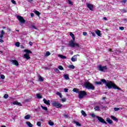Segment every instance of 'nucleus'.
I'll use <instances>...</instances> for the list:
<instances>
[{
	"instance_id": "61",
	"label": "nucleus",
	"mask_w": 127,
	"mask_h": 127,
	"mask_svg": "<svg viewBox=\"0 0 127 127\" xmlns=\"http://www.w3.org/2000/svg\"><path fill=\"white\" fill-rule=\"evenodd\" d=\"M127 2V0H123V2Z\"/></svg>"
},
{
	"instance_id": "14",
	"label": "nucleus",
	"mask_w": 127,
	"mask_h": 127,
	"mask_svg": "<svg viewBox=\"0 0 127 127\" xmlns=\"http://www.w3.org/2000/svg\"><path fill=\"white\" fill-rule=\"evenodd\" d=\"M12 104L13 105H17V106H19L20 107H21V106H22V105H21V103L20 102H17V101L13 102Z\"/></svg>"
},
{
	"instance_id": "12",
	"label": "nucleus",
	"mask_w": 127,
	"mask_h": 127,
	"mask_svg": "<svg viewBox=\"0 0 127 127\" xmlns=\"http://www.w3.org/2000/svg\"><path fill=\"white\" fill-rule=\"evenodd\" d=\"M43 102L44 103V104H46V105H48V106L50 105V100H46V99L44 98L43 99Z\"/></svg>"
},
{
	"instance_id": "3",
	"label": "nucleus",
	"mask_w": 127,
	"mask_h": 127,
	"mask_svg": "<svg viewBox=\"0 0 127 127\" xmlns=\"http://www.w3.org/2000/svg\"><path fill=\"white\" fill-rule=\"evenodd\" d=\"M72 38V40H71L69 43V46H70V47H72V48H74V47H80V45L79 44L74 43L75 42V37Z\"/></svg>"
},
{
	"instance_id": "54",
	"label": "nucleus",
	"mask_w": 127,
	"mask_h": 127,
	"mask_svg": "<svg viewBox=\"0 0 127 127\" xmlns=\"http://www.w3.org/2000/svg\"><path fill=\"white\" fill-rule=\"evenodd\" d=\"M64 118H65L66 119H67L68 118V115H67L66 114H64Z\"/></svg>"
},
{
	"instance_id": "27",
	"label": "nucleus",
	"mask_w": 127,
	"mask_h": 127,
	"mask_svg": "<svg viewBox=\"0 0 127 127\" xmlns=\"http://www.w3.org/2000/svg\"><path fill=\"white\" fill-rule=\"evenodd\" d=\"M73 91L74 92V93H80V91H79V89L78 88H73Z\"/></svg>"
},
{
	"instance_id": "5",
	"label": "nucleus",
	"mask_w": 127,
	"mask_h": 127,
	"mask_svg": "<svg viewBox=\"0 0 127 127\" xmlns=\"http://www.w3.org/2000/svg\"><path fill=\"white\" fill-rule=\"evenodd\" d=\"M52 105L53 107H55V108H57V109H60V108L62 107V104L59 103V102L54 101L52 103Z\"/></svg>"
},
{
	"instance_id": "6",
	"label": "nucleus",
	"mask_w": 127,
	"mask_h": 127,
	"mask_svg": "<svg viewBox=\"0 0 127 127\" xmlns=\"http://www.w3.org/2000/svg\"><path fill=\"white\" fill-rule=\"evenodd\" d=\"M17 18L18 20H19V23L20 24V25H21V26H22V24H24V23H25V19H24L23 17L20 15H17Z\"/></svg>"
},
{
	"instance_id": "60",
	"label": "nucleus",
	"mask_w": 127,
	"mask_h": 127,
	"mask_svg": "<svg viewBox=\"0 0 127 127\" xmlns=\"http://www.w3.org/2000/svg\"><path fill=\"white\" fill-rule=\"evenodd\" d=\"M112 49H109V51L110 52H112Z\"/></svg>"
},
{
	"instance_id": "46",
	"label": "nucleus",
	"mask_w": 127,
	"mask_h": 127,
	"mask_svg": "<svg viewBox=\"0 0 127 127\" xmlns=\"http://www.w3.org/2000/svg\"><path fill=\"white\" fill-rule=\"evenodd\" d=\"M91 117H92V118H95L96 117V115H95V114L92 113L90 115Z\"/></svg>"
},
{
	"instance_id": "38",
	"label": "nucleus",
	"mask_w": 127,
	"mask_h": 127,
	"mask_svg": "<svg viewBox=\"0 0 127 127\" xmlns=\"http://www.w3.org/2000/svg\"><path fill=\"white\" fill-rule=\"evenodd\" d=\"M55 71L56 72V73H59V74H60V70H59L58 68H56L55 69Z\"/></svg>"
},
{
	"instance_id": "31",
	"label": "nucleus",
	"mask_w": 127,
	"mask_h": 127,
	"mask_svg": "<svg viewBox=\"0 0 127 127\" xmlns=\"http://www.w3.org/2000/svg\"><path fill=\"white\" fill-rule=\"evenodd\" d=\"M25 120H29L30 119V115H27L24 117Z\"/></svg>"
},
{
	"instance_id": "20",
	"label": "nucleus",
	"mask_w": 127,
	"mask_h": 127,
	"mask_svg": "<svg viewBox=\"0 0 127 127\" xmlns=\"http://www.w3.org/2000/svg\"><path fill=\"white\" fill-rule=\"evenodd\" d=\"M73 123L76 125L77 127H81V124H80V123H79V122H77V121H73Z\"/></svg>"
},
{
	"instance_id": "59",
	"label": "nucleus",
	"mask_w": 127,
	"mask_h": 127,
	"mask_svg": "<svg viewBox=\"0 0 127 127\" xmlns=\"http://www.w3.org/2000/svg\"><path fill=\"white\" fill-rule=\"evenodd\" d=\"M8 31H11V30L10 29V28H8Z\"/></svg>"
},
{
	"instance_id": "47",
	"label": "nucleus",
	"mask_w": 127,
	"mask_h": 127,
	"mask_svg": "<svg viewBox=\"0 0 127 127\" xmlns=\"http://www.w3.org/2000/svg\"><path fill=\"white\" fill-rule=\"evenodd\" d=\"M91 34L93 37H96V34L94 32H91Z\"/></svg>"
},
{
	"instance_id": "2",
	"label": "nucleus",
	"mask_w": 127,
	"mask_h": 127,
	"mask_svg": "<svg viewBox=\"0 0 127 127\" xmlns=\"http://www.w3.org/2000/svg\"><path fill=\"white\" fill-rule=\"evenodd\" d=\"M84 86L86 89H87V90H92V91L95 90V86L89 81H86L84 82Z\"/></svg>"
},
{
	"instance_id": "37",
	"label": "nucleus",
	"mask_w": 127,
	"mask_h": 127,
	"mask_svg": "<svg viewBox=\"0 0 127 127\" xmlns=\"http://www.w3.org/2000/svg\"><path fill=\"white\" fill-rule=\"evenodd\" d=\"M49 125H50V126H54V123L52 121H49Z\"/></svg>"
},
{
	"instance_id": "63",
	"label": "nucleus",
	"mask_w": 127,
	"mask_h": 127,
	"mask_svg": "<svg viewBox=\"0 0 127 127\" xmlns=\"http://www.w3.org/2000/svg\"><path fill=\"white\" fill-rule=\"evenodd\" d=\"M16 31H17V32H19V30H16Z\"/></svg>"
},
{
	"instance_id": "55",
	"label": "nucleus",
	"mask_w": 127,
	"mask_h": 127,
	"mask_svg": "<svg viewBox=\"0 0 127 127\" xmlns=\"http://www.w3.org/2000/svg\"><path fill=\"white\" fill-rule=\"evenodd\" d=\"M31 16L32 17H33V16H34V13H31Z\"/></svg>"
},
{
	"instance_id": "64",
	"label": "nucleus",
	"mask_w": 127,
	"mask_h": 127,
	"mask_svg": "<svg viewBox=\"0 0 127 127\" xmlns=\"http://www.w3.org/2000/svg\"><path fill=\"white\" fill-rule=\"evenodd\" d=\"M1 127H6V126H1Z\"/></svg>"
},
{
	"instance_id": "28",
	"label": "nucleus",
	"mask_w": 127,
	"mask_h": 127,
	"mask_svg": "<svg viewBox=\"0 0 127 127\" xmlns=\"http://www.w3.org/2000/svg\"><path fill=\"white\" fill-rule=\"evenodd\" d=\"M59 57H60L62 59H66V58H67L66 56H63V55H59Z\"/></svg>"
},
{
	"instance_id": "52",
	"label": "nucleus",
	"mask_w": 127,
	"mask_h": 127,
	"mask_svg": "<svg viewBox=\"0 0 127 127\" xmlns=\"http://www.w3.org/2000/svg\"><path fill=\"white\" fill-rule=\"evenodd\" d=\"M83 35H84V36H86V35H87V32H83Z\"/></svg>"
},
{
	"instance_id": "30",
	"label": "nucleus",
	"mask_w": 127,
	"mask_h": 127,
	"mask_svg": "<svg viewBox=\"0 0 127 127\" xmlns=\"http://www.w3.org/2000/svg\"><path fill=\"white\" fill-rule=\"evenodd\" d=\"M36 96L38 99H42V96L39 93L37 94Z\"/></svg>"
},
{
	"instance_id": "26",
	"label": "nucleus",
	"mask_w": 127,
	"mask_h": 127,
	"mask_svg": "<svg viewBox=\"0 0 127 127\" xmlns=\"http://www.w3.org/2000/svg\"><path fill=\"white\" fill-rule=\"evenodd\" d=\"M68 68H69V69H75V66H74L73 65H67Z\"/></svg>"
},
{
	"instance_id": "45",
	"label": "nucleus",
	"mask_w": 127,
	"mask_h": 127,
	"mask_svg": "<svg viewBox=\"0 0 127 127\" xmlns=\"http://www.w3.org/2000/svg\"><path fill=\"white\" fill-rule=\"evenodd\" d=\"M11 2L13 4H16V2L14 0H11Z\"/></svg>"
},
{
	"instance_id": "41",
	"label": "nucleus",
	"mask_w": 127,
	"mask_h": 127,
	"mask_svg": "<svg viewBox=\"0 0 127 127\" xmlns=\"http://www.w3.org/2000/svg\"><path fill=\"white\" fill-rule=\"evenodd\" d=\"M3 97L4 98V99H7V98H8V94H5L3 96Z\"/></svg>"
},
{
	"instance_id": "22",
	"label": "nucleus",
	"mask_w": 127,
	"mask_h": 127,
	"mask_svg": "<svg viewBox=\"0 0 127 127\" xmlns=\"http://www.w3.org/2000/svg\"><path fill=\"white\" fill-rule=\"evenodd\" d=\"M64 77L65 80H69V79H70L69 78V74H64Z\"/></svg>"
},
{
	"instance_id": "9",
	"label": "nucleus",
	"mask_w": 127,
	"mask_h": 127,
	"mask_svg": "<svg viewBox=\"0 0 127 127\" xmlns=\"http://www.w3.org/2000/svg\"><path fill=\"white\" fill-rule=\"evenodd\" d=\"M96 119H98L100 123H101L102 124H105V125H107V122L105 121V119H103V118L99 117V116H96Z\"/></svg>"
},
{
	"instance_id": "44",
	"label": "nucleus",
	"mask_w": 127,
	"mask_h": 127,
	"mask_svg": "<svg viewBox=\"0 0 127 127\" xmlns=\"http://www.w3.org/2000/svg\"><path fill=\"white\" fill-rule=\"evenodd\" d=\"M51 54L49 52H47L46 53V56H49Z\"/></svg>"
},
{
	"instance_id": "10",
	"label": "nucleus",
	"mask_w": 127,
	"mask_h": 127,
	"mask_svg": "<svg viewBox=\"0 0 127 127\" xmlns=\"http://www.w3.org/2000/svg\"><path fill=\"white\" fill-rule=\"evenodd\" d=\"M86 5L88 8L90 9V10L93 11V9L94 8V5H93V4L87 3H86Z\"/></svg>"
},
{
	"instance_id": "42",
	"label": "nucleus",
	"mask_w": 127,
	"mask_h": 127,
	"mask_svg": "<svg viewBox=\"0 0 127 127\" xmlns=\"http://www.w3.org/2000/svg\"><path fill=\"white\" fill-rule=\"evenodd\" d=\"M114 111L115 112H117L118 111H120V108H117V107H115L114 108Z\"/></svg>"
},
{
	"instance_id": "53",
	"label": "nucleus",
	"mask_w": 127,
	"mask_h": 127,
	"mask_svg": "<svg viewBox=\"0 0 127 127\" xmlns=\"http://www.w3.org/2000/svg\"><path fill=\"white\" fill-rule=\"evenodd\" d=\"M29 44L30 45V46H32V45H33V43L31 42H29Z\"/></svg>"
},
{
	"instance_id": "25",
	"label": "nucleus",
	"mask_w": 127,
	"mask_h": 127,
	"mask_svg": "<svg viewBox=\"0 0 127 127\" xmlns=\"http://www.w3.org/2000/svg\"><path fill=\"white\" fill-rule=\"evenodd\" d=\"M81 114L83 116V117H87V114H86V112L84 110L81 111Z\"/></svg>"
},
{
	"instance_id": "19",
	"label": "nucleus",
	"mask_w": 127,
	"mask_h": 127,
	"mask_svg": "<svg viewBox=\"0 0 127 127\" xmlns=\"http://www.w3.org/2000/svg\"><path fill=\"white\" fill-rule=\"evenodd\" d=\"M41 108H42L43 110H44V111H46V112H48V108H47V107L41 105Z\"/></svg>"
},
{
	"instance_id": "29",
	"label": "nucleus",
	"mask_w": 127,
	"mask_h": 127,
	"mask_svg": "<svg viewBox=\"0 0 127 127\" xmlns=\"http://www.w3.org/2000/svg\"><path fill=\"white\" fill-rule=\"evenodd\" d=\"M102 83H103V82L101 81H95L94 82V84L95 85H102Z\"/></svg>"
},
{
	"instance_id": "8",
	"label": "nucleus",
	"mask_w": 127,
	"mask_h": 127,
	"mask_svg": "<svg viewBox=\"0 0 127 127\" xmlns=\"http://www.w3.org/2000/svg\"><path fill=\"white\" fill-rule=\"evenodd\" d=\"M87 96V92L85 91H80L78 93L79 99H83L84 97Z\"/></svg>"
},
{
	"instance_id": "11",
	"label": "nucleus",
	"mask_w": 127,
	"mask_h": 127,
	"mask_svg": "<svg viewBox=\"0 0 127 127\" xmlns=\"http://www.w3.org/2000/svg\"><path fill=\"white\" fill-rule=\"evenodd\" d=\"M77 56H79V55H76L73 56L71 58V60L72 62H75V61H77Z\"/></svg>"
},
{
	"instance_id": "56",
	"label": "nucleus",
	"mask_w": 127,
	"mask_h": 127,
	"mask_svg": "<svg viewBox=\"0 0 127 127\" xmlns=\"http://www.w3.org/2000/svg\"><path fill=\"white\" fill-rule=\"evenodd\" d=\"M0 42H1V43H2V42H3V40H2V39H0Z\"/></svg>"
},
{
	"instance_id": "39",
	"label": "nucleus",
	"mask_w": 127,
	"mask_h": 127,
	"mask_svg": "<svg viewBox=\"0 0 127 127\" xmlns=\"http://www.w3.org/2000/svg\"><path fill=\"white\" fill-rule=\"evenodd\" d=\"M94 110H95V111H100V107L99 106H96L94 108Z\"/></svg>"
},
{
	"instance_id": "32",
	"label": "nucleus",
	"mask_w": 127,
	"mask_h": 127,
	"mask_svg": "<svg viewBox=\"0 0 127 127\" xmlns=\"http://www.w3.org/2000/svg\"><path fill=\"white\" fill-rule=\"evenodd\" d=\"M56 94L60 97V98H62V93L57 91Z\"/></svg>"
},
{
	"instance_id": "51",
	"label": "nucleus",
	"mask_w": 127,
	"mask_h": 127,
	"mask_svg": "<svg viewBox=\"0 0 127 127\" xmlns=\"http://www.w3.org/2000/svg\"><path fill=\"white\" fill-rule=\"evenodd\" d=\"M68 4H73V3L70 0H68Z\"/></svg>"
},
{
	"instance_id": "17",
	"label": "nucleus",
	"mask_w": 127,
	"mask_h": 127,
	"mask_svg": "<svg viewBox=\"0 0 127 127\" xmlns=\"http://www.w3.org/2000/svg\"><path fill=\"white\" fill-rule=\"evenodd\" d=\"M95 33L98 35V36H101V31L100 30L97 29L95 31Z\"/></svg>"
},
{
	"instance_id": "7",
	"label": "nucleus",
	"mask_w": 127,
	"mask_h": 127,
	"mask_svg": "<svg viewBox=\"0 0 127 127\" xmlns=\"http://www.w3.org/2000/svg\"><path fill=\"white\" fill-rule=\"evenodd\" d=\"M98 69L100 72H107L108 70V67L107 65L102 66V65H99L98 66Z\"/></svg>"
},
{
	"instance_id": "43",
	"label": "nucleus",
	"mask_w": 127,
	"mask_h": 127,
	"mask_svg": "<svg viewBox=\"0 0 127 127\" xmlns=\"http://www.w3.org/2000/svg\"><path fill=\"white\" fill-rule=\"evenodd\" d=\"M37 125L38 127H41V122H38L37 123Z\"/></svg>"
},
{
	"instance_id": "23",
	"label": "nucleus",
	"mask_w": 127,
	"mask_h": 127,
	"mask_svg": "<svg viewBox=\"0 0 127 127\" xmlns=\"http://www.w3.org/2000/svg\"><path fill=\"white\" fill-rule=\"evenodd\" d=\"M4 34V31L3 30L1 31V34L0 35V38L1 39H2V38L3 37V35Z\"/></svg>"
},
{
	"instance_id": "35",
	"label": "nucleus",
	"mask_w": 127,
	"mask_h": 127,
	"mask_svg": "<svg viewBox=\"0 0 127 127\" xmlns=\"http://www.w3.org/2000/svg\"><path fill=\"white\" fill-rule=\"evenodd\" d=\"M58 68H59V70H64V67H63V66H62L61 65H59Z\"/></svg>"
},
{
	"instance_id": "58",
	"label": "nucleus",
	"mask_w": 127,
	"mask_h": 127,
	"mask_svg": "<svg viewBox=\"0 0 127 127\" xmlns=\"http://www.w3.org/2000/svg\"><path fill=\"white\" fill-rule=\"evenodd\" d=\"M45 69L46 70H48L49 68H48V67H45Z\"/></svg>"
},
{
	"instance_id": "62",
	"label": "nucleus",
	"mask_w": 127,
	"mask_h": 127,
	"mask_svg": "<svg viewBox=\"0 0 127 127\" xmlns=\"http://www.w3.org/2000/svg\"><path fill=\"white\" fill-rule=\"evenodd\" d=\"M106 99V97H103L102 100H105Z\"/></svg>"
},
{
	"instance_id": "4",
	"label": "nucleus",
	"mask_w": 127,
	"mask_h": 127,
	"mask_svg": "<svg viewBox=\"0 0 127 127\" xmlns=\"http://www.w3.org/2000/svg\"><path fill=\"white\" fill-rule=\"evenodd\" d=\"M24 52H25V54L23 55V57L27 60H29L30 59V56H29V54H32V52L28 49H25L24 50Z\"/></svg>"
},
{
	"instance_id": "50",
	"label": "nucleus",
	"mask_w": 127,
	"mask_h": 127,
	"mask_svg": "<svg viewBox=\"0 0 127 127\" xmlns=\"http://www.w3.org/2000/svg\"><path fill=\"white\" fill-rule=\"evenodd\" d=\"M68 88H64V92H65V93H67V92H68Z\"/></svg>"
},
{
	"instance_id": "15",
	"label": "nucleus",
	"mask_w": 127,
	"mask_h": 127,
	"mask_svg": "<svg viewBox=\"0 0 127 127\" xmlns=\"http://www.w3.org/2000/svg\"><path fill=\"white\" fill-rule=\"evenodd\" d=\"M106 122L108 123L110 125H112L113 121L110 119V118H107L106 120Z\"/></svg>"
},
{
	"instance_id": "21",
	"label": "nucleus",
	"mask_w": 127,
	"mask_h": 127,
	"mask_svg": "<svg viewBox=\"0 0 127 127\" xmlns=\"http://www.w3.org/2000/svg\"><path fill=\"white\" fill-rule=\"evenodd\" d=\"M111 118L113 120V121H115L116 122L119 121V119H118V118L113 115L111 116Z\"/></svg>"
},
{
	"instance_id": "48",
	"label": "nucleus",
	"mask_w": 127,
	"mask_h": 127,
	"mask_svg": "<svg viewBox=\"0 0 127 127\" xmlns=\"http://www.w3.org/2000/svg\"><path fill=\"white\" fill-rule=\"evenodd\" d=\"M62 101L63 102V103L66 102V98H63L62 99Z\"/></svg>"
},
{
	"instance_id": "33",
	"label": "nucleus",
	"mask_w": 127,
	"mask_h": 127,
	"mask_svg": "<svg viewBox=\"0 0 127 127\" xmlns=\"http://www.w3.org/2000/svg\"><path fill=\"white\" fill-rule=\"evenodd\" d=\"M15 46H16L17 47H19V46H20V43H19V42H16V43L15 44Z\"/></svg>"
},
{
	"instance_id": "36",
	"label": "nucleus",
	"mask_w": 127,
	"mask_h": 127,
	"mask_svg": "<svg viewBox=\"0 0 127 127\" xmlns=\"http://www.w3.org/2000/svg\"><path fill=\"white\" fill-rule=\"evenodd\" d=\"M31 28L33 29H36V30H37V28L34 25H32L31 26Z\"/></svg>"
},
{
	"instance_id": "34",
	"label": "nucleus",
	"mask_w": 127,
	"mask_h": 127,
	"mask_svg": "<svg viewBox=\"0 0 127 127\" xmlns=\"http://www.w3.org/2000/svg\"><path fill=\"white\" fill-rule=\"evenodd\" d=\"M69 35H70V36H71V38H72L75 37V35H74V34H73L72 32H70L69 33Z\"/></svg>"
},
{
	"instance_id": "18",
	"label": "nucleus",
	"mask_w": 127,
	"mask_h": 127,
	"mask_svg": "<svg viewBox=\"0 0 127 127\" xmlns=\"http://www.w3.org/2000/svg\"><path fill=\"white\" fill-rule=\"evenodd\" d=\"M34 12L35 14H36V15H37L38 16H39L41 14V13L39 11L36 10H35L34 11Z\"/></svg>"
},
{
	"instance_id": "49",
	"label": "nucleus",
	"mask_w": 127,
	"mask_h": 127,
	"mask_svg": "<svg viewBox=\"0 0 127 127\" xmlns=\"http://www.w3.org/2000/svg\"><path fill=\"white\" fill-rule=\"evenodd\" d=\"M119 29H120V30H125V27H119Z\"/></svg>"
},
{
	"instance_id": "13",
	"label": "nucleus",
	"mask_w": 127,
	"mask_h": 127,
	"mask_svg": "<svg viewBox=\"0 0 127 127\" xmlns=\"http://www.w3.org/2000/svg\"><path fill=\"white\" fill-rule=\"evenodd\" d=\"M11 62L13 64V65H15V66H18L19 65V64H18V62L16 60H12Z\"/></svg>"
},
{
	"instance_id": "1",
	"label": "nucleus",
	"mask_w": 127,
	"mask_h": 127,
	"mask_svg": "<svg viewBox=\"0 0 127 127\" xmlns=\"http://www.w3.org/2000/svg\"><path fill=\"white\" fill-rule=\"evenodd\" d=\"M100 81L102 82L103 84H105L108 89H112L113 88L114 90H120L122 91V88H120L112 81H108L107 82L105 79H101Z\"/></svg>"
},
{
	"instance_id": "57",
	"label": "nucleus",
	"mask_w": 127,
	"mask_h": 127,
	"mask_svg": "<svg viewBox=\"0 0 127 127\" xmlns=\"http://www.w3.org/2000/svg\"><path fill=\"white\" fill-rule=\"evenodd\" d=\"M103 19H104L105 20H107V19H108L106 17H104Z\"/></svg>"
},
{
	"instance_id": "40",
	"label": "nucleus",
	"mask_w": 127,
	"mask_h": 127,
	"mask_svg": "<svg viewBox=\"0 0 127 127\" xmlns=\"http://www.w3.org/2000/svg\"><path fill=\"white\" fill-rule=\"evenodd\" d=\"M0 78H1V79H2L3 80H4V79H5V76L3 74H1L0 75Z\"/></svg>"
},
{
	"instance_id": "16",
	"label": "nucleus",
	"mask_w": 127,
	"mask_h": 127,
	"mask_svg": "<svg viewBox=\"0 0 127 127\" xmlns=\"http://www.w3.org/2000/svg\"><path fill=\"white\" fill-rule=\"evenodd\" d=\"M38 77L39 78V81L40 82H43V81H44V79L43 78V77H42V76H41L40 74L38 75Z\"/></svg>"
},
{
	"instance_id": "24",
	"label": "nucleus",
	"mask_w": 127,
	"mask_h": 127,
	"mask_svg": "<svg viewBox=\"0 0 127 127\" xmlns=\"http://www.w3.org/2000/svg\"><path fill=\"white\" fill-rule=\"evenodd\" d=\"M26 125H27L28 127H33V125H32L30 122H27L26 123Z\"/></svg>"
}]
</instances>
